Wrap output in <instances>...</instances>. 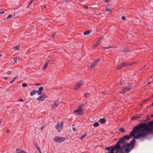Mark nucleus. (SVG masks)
Returning a JSON list of instances; mask_svg holds the SVG:
<instances>
[{"mask_svg": "<svg viewBox=\"0 0 153 153\" xmlns=\"http://www.w3.org/2000/svg\"><path fill=\"white\" fill-rule=\"evenodd\" d=\"M151 126L149 122L147 123H141L134 127L131 132L134 136L133 138L130 143H125L123 146V148H125V152H122L121 153H129L132 150L135 145V139H139L142 137H146L152 131V128L149 127Z\"/></svg>", "mask_w": 153, "mask_h": 153, "instance_id": "f257e3e1", "label": "nucleus"}, {"mask_svg": "<svg viewBox=\"0 0 153 153\" xmlns=\"http://www.w3.org/2000/svg\"><path fill=\"white\" fill-rule=\"evenodd\" d=\"M123 143L119 140L117 142V144L114 146H111V148L110 151L108 152V153H114V151L116 149V153H118L119 151H121L122 150L121 146L120 145V144H122Z\"/></svg>", "mask_w": 153, "mask_h": 153, "instance_id": "f03ea898", "label": "nucleus"}, {"mask_svg": "<svg viewBox=\"0 0 153 153\" xmlns=\"http://www.w3.org/2000/svg\"><path fill=\"white\" fill-rule=\"evenodd\" d=\"M132 132H130L129 135H126L124 136L122 138H120V140L123 143L125 140H128L130 139L131 137H134V136L132 134Z\"/></svg>", "mask_w": 153, "mask_h": 153, "instance_id": "7ed1b4c3", "label": "nucleus"}, {"mask_svg": "<svg viewBox=\"0 0 153 153\" xmlns=\"http://www.w3.org/2000/svg\"><path fill=\"white\" fill-rule=\"evenodd\" d=\"M64 126V122H62L61 123L58 122L55 126V128L58 132H60Z\"/></svg>", "mask_w": 153, "mask_h": 153, "instance_id": "20e7f679", "label": "nucleus"}, {"mask_svg": "<svg viewBox=\"0 0 153 153\" xmlns=\"http://www.w3.org/2000/svg\"><path fill=\"white\" fill-rule=\"evenodd\" d=\"M65 140V138L64 137H59V136L55 137L53 138V140L56 143H61Z\"/></svg>", "mask_w": 153, "mask_h": 153, "instance_id": "39448f33", "label": "nucleus"}, {"mask_svg": "<svg viewBox=\"0 0 153 153\" xmlns=\"http://www.w3.org/2000/svg\"><path fill=\"white\" fill-rule=\"evenodd\" d=\"M74 113H76L78 115H81L83 114L84 111L82 108L81 106L80 105L76 110H74Z\"/></svg>", "mask_w": 153, "mask_h": 153, "instance_id": "423d86ee", "label": "nucleus"}, {"mask_svg": "<svg viewBox=\"0 0 153 153\" xmlns=\"http://www.w3.org/2000/svg\"><path fill=\"white\" fill-rule=\"evenodd\" d=\"M134 64V63L133 62H132L131 64H130L129 63L123 62L120 65L116 68V69L117 70H119L121 68L123 67L130 65H131L133 64Z\"/></svg>", "mask_w": 153, "mask_h": 153, "instance_id": "0eeeda50", "label": "nucleus"}, {"mask_svg": "<svg viewBox=\"0 0 153 153\" xmlns=\"http://www.w3.org/2000/svg\"><path fill=\"white\" fill-rule=\"evenodd\" d=\"M100 58L97 59L93 62L90 65L89 68L91 70L93 69L94 67L100 61Z\"/></svg>", "mask_w": 153, "mask_h": 153, "instance_id": "6e6552de", "label": "nucleus"}, {"mask_svg": "<svg viewBox=\"0 0 153 153\" xmlns=\"http://www.w3.org/2000/svg\"><path fill=\"white\" fill-rule=\"evenodd\" d=\"M83 82L80 81L76 83L74 87V89L76 90H78L82 86Z\"/></svg>", "mask_w": 153, "mask_h": 153, "instance_id": "1a4fd4ad", "label": "nucleus"}, {"mask_svg": "<svg viewBox=\"0 0 153 153\" xmlns=\"http://www.w3.org/2000/svg\"><path fill=\"white\" fill-rule=\"evenodd\" d=\"M128 86L124 88H123L124 89L123 91L122 92H120V93L122 94L124 92H126V91H129L131 89V84L128 83Z\"/></svg>", "mask_w": 153, "mask_h": 153, "instance_id": "9d476101", "label": "nucleus"}, {"mask_svg": "<svg viewBox=\"0 0 153 153\" xmlns=\"http://www.w3.org/2000/svg\"><path fill=\"white\" fill-rule=\"evenodd\" d=\"M47 97L44 94L39 97L37 100H38L43 101Z\"/></svg>", "mask_w": 153, "mask_h": 153, "instance_id": "9b49d317", "label": "nucleus"}, {"mask_svg": "<svg viewBox=\"0 0 153 153\" xmlns=\"http://www.w3.org/2000/svg\"><path fill=\"white\" fill-rule=\"evenodd\" d=\"M59 104V102L58 100H55L53 103V104L52 106V108L55 109L57 107Z\"/></svg>", "mask_w": 153, "mask_h": 153, "instance_id": "f8f14e48", "label": "nucleus"}, {"mask_svg": "<svg viewBox=\"0 0 153 153\" xmlns=\"http://www.w3.org/2000/svg\"><path fill=\"white\" fill-rule=\"evenodd\" d=\"M103 38L102 37H101L100 39L94 45V48L97 46L101 42V40Z\"/></svg>", "mask_w": 153, "mask_h": 153, "instance_id": "ddd939ff", "label": "nucleus"}, {"mask_svg": "<svg viewBox=\"0 0 153 153\" xmlns=\"http://www.w3.org/2000/svg\"><path fill=\"white\" fill-rule=\"evenodd\" d=\"M43 90V87H40L39 89V90L37 91V93L38 95H40L41 94Z\"/></svg>", "mask_w": 153, "mask_h": 153, "instance_id": "4468645a", "label": "nucleus"}, {"mask_svg": "<svg viewBox=\"0 0 153 153\" xmlns=\"http://www.w3.org/2000/svg\"><path fill=\"white\" fill-rule=\"evenodd\" d=\"M16 151V153H27L25 151L22 149H17Z\"/></svg>", "mask_w": 153, "mask_h": 153, "instance_id": "2eb2a0df", "label": "nucleus"}, {"mask_svg": "<svg viewBox=\"0 0 153 153\" xmlns=\"http://www.w3.org/2000/svg\"><path fill=\"white\" fill-rule=\"evenodd\" d=\"M140 116V115H136L135 116H134L131 117V119L133 120H136L137 119L139 118Z\"/></svg>", "mask_w": 153, "mask_h": 153, "instance_id": "dca6fc26", "label": "nucleus"}, {"mask_svg": "<svg viewBox=\"0 0 153 153\" xmlns=\"http://www.w3.org/2000/svg\"><path fill=\"white\" fill-rule=\"evenodd\" d=\"M99 122H100L101 124H103L106 122L105 119L104 118L100 119L99 120Z\"/></svg>", "mask_w": 153, "mask_h": 153, "instance_id": "f3484780", "label": "nucleus"}, {"mask_svg": "<svg viewBox=\"0 0 153 153\" xmlns=\"http://www.w3.org/2000/svg\"><path fill=\"white\" fill-rule=\"evenodd\" d=\"M36 92V91L35 90H33L32 91H31L30 92V95L31 96L33 95L34 94H35Z\"/></svg>", "mask_w": 153, "mask_h": 153, "instance_id": "a211bd4d", "label": "nucleus"}, {"mask_svg": "<svg viewBox=\"0 0 153 153\" xmlns=\"http://www.w3.org/2000/svg\"><path fill=\"white\" fill-rule=\"evenodd\" d=\"M90 32H91V30H88L84 32L83 34L84 35H86L89 34Z\"/></svg>", "mask_w": 153, "mask_h": 153, "instance_id": "6ab92c4d", "label": "nucleus"}, {"mask_svg": "<svg viewBox=\"0 0 153 153\" xmlns=\"http://www.w3.org/2000/svg\"><path fill=\"white\" fill-rule=\"evenodd\" d=\"M105 10L107 12L110 13L111 11V10L107 6L105 8Z\"/></svg>", "mask_w": 153, "mask_h": 153, "instance_id": "aec40b11", "label": "nucleus"}, {"mask_svg": "<svg viewBox=\"0 0 153 153\" xmlns=\"http://www.w3.org/2000/svg\"><path fill=\"white\" fill-rule=\"evenodd\" d=\"M49 61H48V62L46 63L44 65L43 67V70H45L46 68L47 67V66L48 65Z\"/></svg>", "mask_w": 153, "mask_h": 153, "instance_id": "412c9836", "label": "nucleus"}, {"mask_svg": "<svg viewBox=\"0 0 153 153\" xmlns=\"http://www.w3.org/2000/svg\"><path fill=\"white\" fill-rule=\"evenodd\" d=\"M99 126V124L98 122H95L93 124V126L95 127H98Z\"/></svg>", "mask_w": 153, "mask_h": 153, "instance_id": "4be33fe9", "label": "nucleus"}, {"mask_svg": "<svg viewBox=\"0 0 153 153\" xmlns=\"http://www.w3.org/2000/svg\"><path fill=\"white\" fill-rule=\"evenodd\" d=\"M18 77V75H17L15 77L13 78V79L10 82L11 84Z\"/></svg>", "mask_w": 153, "mask_h": 153, "instance_id": "5701e85b", "label": "nucleus"}, {"mask_svg": "<svg viewBox=\"0 0 153 153\" xmlns=\"http://www.w3.org/2000/svg\"><path fill=\"white\" fill-rule=\"evenodd\" d=\"M35 145L36 148L38 150L39 152L41 151V150L40 149V148H39L38 146L36 143H35Z\"/></svg>", "mask_w": 153, "mask_h": 153, "instance_id": "b1692460", "label": "nucleus"}, {"mask_svg": "<svg viewBox=\"0 0 153 153\" xmlns=\"http://www.w3.org/2000/svg\"><path fill=\"white\" fill-rule=\"evenodd\" d=\"M14 49L16 50H19L20 49L19 46H16L13 47Z\"/></svg>", "mask_w": 153, "mask_h": 153, "instance_id": "393cba45", "label": "nucleus"}, {"mask_svg": "<svg viewBox=\"0 0 153 153\" xmlns=\"http://www.w3.org/2000/svg\"><path fill=\"white\" fill-rule=\"evenodd\" d=\"M120 131L121 132H124L125 131V129L123 128H120Z\"/></svg>", "mask_w": 153, "mask_h": 153, "instance_id": "a878e982", "label": "nucleus"}, {"mask_svg": "<svg viewBox=\"0 0 153 153\" xmlns=\"http://www.w3.org/2000/svg\"><path fill=\"white\" fill-rule=\"evenodd\" d=\"M86 136V134L85 133L84 135H82L81 137H79V138L81 139V140L83 138L85 137Z\"/></svg>", "mask_w": 153, "mask_h": 153, "instance_id": "bb28decb", "label": "nucleus"}, {"mask_svg": "<svg viewBox=\"0 0 153 153\" xmlns=\"http://www.w3.org/2000/svg\"><path fill=\"white\" fill-rule=\"evenodd\" d=\"M27 84L25 83H23L22 85V86L23 87H26L27 86Z\"/></svg>", "mask_w": 153, "mask_h": 153, "instance_id": "cd10ccee", "label": "nucleus"}, {"mask_svg": "<svg viewBox=\"0 0 153 153\" xmlns=\"http://www.w3.org/2000/svg\"><path fill=\"white\" fill-rule=\"evenodd\" d=\"M112 47L111 46H109L107 47H102V48L103 49H108L109 48H111Z\"/></svg>", "mask_w": 153, "mask_h": 153, "instance_id": "c85d7f7f", "label": "nucleus"}, {"mask_svg": "<svg viewBox=\"0 0 153 153\" xmlns=\"http://www.w3.org/2000/svg\"><path fill=\"white\" fill-rule=\"evenodd\" d=\"M13 16V15L11 14H10L8 15V16L7 17V19H9L10 18H11Z\"/></svg>", "mask_w": 153, "mask_h": 153, "instance_id": "c756f323", "label": "nucleus"}, {"mask_svg": "<svg viewBox=\"0 0 153 153\" xmlns=\"http://www.w3.org/2000/svg\"><path fill=\"white\" fill-rule=\"evenodd\" d=\"M111 148V146H110V147H106L105 148V149L106 150H108V151H109V150L110 151Z\"/></svg>", "mask_w": 153, "mask_h": 153, "instance_id": "7c9ffc66", "label": "nucleus"}, {"mask_svg": "<svg viewBox=\"0 0 153 153\" xmlns=\"http://www.w3.org/2000/svg\"><path fill=\"white\" fill-rule=\"evenodd\" d=\"M124 52H126L128 51L129 50L127 48H124Z\"/></svg>", "mask_w": 153, "mask_h": 153, "instance_id": "2f4dec72", "label": "nucleus"}, {"mask_svg": "<svg viewBox=\"0 0 153 153\" xmlns=\"http://www.w3.org/2000/svg\"><path fill=\"white\" fill-rule=\"evenodd\" d=\"M17 57H15L13 59V61L14 62H17Z\"/></svg>", "mask_w": 153, "mask_h": 153, "instance_id": "473e14b6", "label": "nucleus"}, {"mask_svg": "<svg viewBox=\"0 0 153 153\" xmlns=\"http://www.w3.org/2000/svg\"><path fill=\"white\" fill-rule=\"evenodd\" d=\"M55 34H56L55 33H52V34L51 35L52 37V38H53L54 37V36L55 35Z\"/></svg>", "mask_w": 153, "mask_h": 153, "instance_id": "72a5a7b5", "label": "nucleus"}, {"mask_svg": "<svg viewBox=\"0 0 153 153\" xmlns=\"http://www.w3.org/2000/svg\"><path fill=\"white\" fill-rule=\"evenodd\" d=\"M124 82V81L123 80H121L120 81V85H122L123 84Z\"/></svg>", "mask_w": 153, "mask_h": 153, "instance_id": "f704fd0d", "label": "nucleus"}, {"mask_svg": "<svg viewBox=\"0 0 153 153\" xmlns=\"http://www.w3.org/2000/svg\"><path fill=\"white\" fill-rule=\"evenodd\" d=\"M121 19L124 20H126V17L124 16H122L121 17Z\"/></svg>", "mask_w": 153, "mask_h": 153, "instance_id": "c9c22d12", "label": "nucleus"}, {"mask_svg": "<svg viewBox=\"0 0 153 153\" xmlns=\"http://www.w3.org/2000/svg\"><path fill=\"white\" fill-rule=\"evenodd\" d=\"M88 94H89L88 93H85L84 94V95L85 97H86Z\"/></svg>", "mask_w": 153, "mask_h": 153, "instance_id": "e433bc0d", "label": "nucleus"}, {"mask_svg": "<svg viewBox=\"0 0 153 153\" xmlns=\"http://www.w3.org/2000/svg\"><path fill=\"white\" fill-rule=\"evenodd\" d=\"M150 122L151 124V126H153V121H151Z\"/></svg>", "mask_w": 153, "mask_h": 153, "instance_id": "4c0bfd02", "label": "nucleus"}, {"mask_svg": "<svg viewBox=\"0 0 153 153\" xmlns=\"http://www.w3.org/2000/svg\"><path fill=\"white\" fill-rule=\"evenodd\" d=\"M19 101H20V102H23V99H19Z\"/></svg>", "mask_w": 153, "mask_h": 153, "instance_id": "58836bf2", "label": "nucleus"}, {"mask_svg": "<svg viewBox=\"0 0 153 153\" xmlns=\"http://www.w3.org/2000/svg\"><path fill=\"white\" fill-rule=\"evenodd\" d=\"M84 7L86 8V9L88 8V6L85 5H84Z\"/></svg>", "mask_w": 153, "mask_h": 153, "instance_id": "ea45409f", "label": "nucleus"}, {"mask_svg": "<svg viewBox=\"0 0 153 153\" xmlns=\"http://www.w3.org/2000/svg\"><path fill=\"white\" fill-rule=\"evenodd\" d=\"M7 73L9 75H10L11 74V73L10 71H8Z\"/></svg>", "mask_w": 153, "mask_h": 153, "instance_id": "a19ab883", "label": "nucleus"}, {"mask_svg": "<svg viewBox=\"0 0 153 153\" xmlns=\"http://www.w3.org/2000/svg\"><path fill=\"white\" fill-rule=\"evenodd\" d=\"M44 127V126H42V127L41 128V131H43V129Z\"/></svg>", "mask_w": 153, "mask_h": 153, "instance_id": "79ce46f5", "label": "nucleus"}, {"mask_svg": "<svg viewBox=\"0 0 153 153\" xmlns=\"http://www.w3.org/2000/svg\"><path fill=\"white\" fill-rule=\"evenodd\" d=\"M40 85H41L40 84V83H36V86Z\"/></svg>", "mask_w": 153, "mask_h": 153, "instance_id": "37998d69", "label": "nucleus"}, {"mask_svg": "<svg viewBox=\"0 0 153 153\" xmlns=\"http://www.w3.org/2000/svg\"><path fill=\"white\" fill-rule=\"evenodd\" d=\"M106 93V92L105 91H103L102 92V94H105Z\"/></svg>", "mask_w": 153, "mask_h": 153, "instance_id": "c03bdc74", "label": "nucleus"}, {"mask_svg": "<svg viewBox=\"0 0 153 153\" xmlns=\"http://www.w3.org/2000/svg\"><path fill=\"white\" fill-rule=\"evenodd\" d=\"M146 67V65H144L143 67H142L141 69V70H142L143 68H145Z\"/></svg>", "mask_w": 153, "mask_h": 153, "instance_id": "a18cd8bd", "label": "nucleus"}, {"mask_svg": "<svg viewBox=\"0 0 153 153\" xmlns=\"http://www.w3.org/2000/svg\"><path fill=\"white\" fill-rule=\"evenodd\" d=\"M4 13V11L0 12V13L1 14H3Z\"/></svg>", "mask_w": 153, "mask_h": 153, "instance_id": "49530a36", "label": "nucleus"}, {"mask_svg": "<svg viewBox=\"0 0 153 153\" xmlns=\"http://www.w3.org/2000/svg\"><path fill=\"white\" fill-rule=\"evenodd\" d=\"M72 128H73V129L74 131H76L75 128H74V127H73Z\"/></svg>", "mask_w": 153, "mask_h": 153, "instance_id": "de8ad7c7", "label": "nucleus"}, {"mask_svg": "<svg viewBox=\"0 0 153 153\" xmlns=\"http://www.w3.org/2000/svg\"><path fill=\"white\" fill-rule=\"evenodd\" d=\"M104 1L106 2H108V0H104Z\"/></svg>", "mask_w": 153, "mask_h": 153, "instance_id": "09e8293b", "label": "nucleus"}, {"mask_svg": "<svg viewBox=\"0 0 153 153\" xmlns=\"http://www.w3.org/2000/svg\"><path fill=\"white\" fill-rule=\"evenodd\" d=\"M7 78H8L7 77H4V79H7Z\"/></svg>", "mask_w": 153, "mask_h": 153, "instance_id": "8fccbe9b", "label": "nucleus"}, {"mask_svg": "<svg viewBox=\"0 0 153 153\" xmlns=\"http://www.w3.org/2000/svg\"><path fill=\"white\" fill-rule=\"evenodd\" d=\"M151 82H149L148 83V84H148V85H149V84H151Z\"/></svg>", "mask_w": 153, "mask_h": 153, "instance_id": "3c124183", "label": "nucleus"}, {"mask_svg": "<svg viewBox=\"0 0 153 153\" xmlns=\"http://www.w3.org/2000/svg\"><path fill=\"white\" fill-rule=\"evenodd\" d=\"M150 117H153V114H151L150 116Z\"/></svg>", "mask_w": 153, "mask_h": 153, "instance_id": "603ef678", "label": "nucleus"}, {"mask_svg": "<svg viewBox=\"0 0 153 153\" xmlns=\"http://www.w3.org/2000/svg\"><path fill=\"white\" fill-rule=\"evenodd\" d=\"M32 3V2H31V1H30L29 4L30 5V4H31Z\"/></svg>", "mask_w": 153, "mask_h": 153, "instance_id": "864d4df0", "label": "nucleus"}, {"mask_svg": "<svg viewBox=\"0 0 153 153\" xmlns=\"http://www.w3.org/2000/svg\"><path fill=\"white\" fill-rule=\"evenodd\" d=\"M32 3V2H31V1H30L29 4L30 5V4H31Z\"/></svg>", "mask_w": 153, "mask_h": 153, "instance_id": "5fc2aeb1", "label": "nucleus"}, {"mask_svg": "<svg viewBox=\"0 0 153 153\" xmlns=\"http://www.w3.org/2000/svg\"><path fill=\"white\" fill-rule=\"evenodd\" d=\"M30 5V4H28V6H27V7H29Z\"/></svg>", "mask_w": 153, "mask_h": 153, "instance_id": "6e6d98bb", "label": "nucleus"}, {"mask_svg": "<svg viewBox=\"0 0 153 153\" xmlns=\"http://www.w3.org/2000/svg\"><path fill=\"white\" fill-rule=\"evenodd\" d=\"M9 132V130L8 129L7 130V133H8Z\"/></svg>", "mask_w": 153, "mask_h": 153, "instance_id": "4d7b16f0", "label": "nucleus"}, {"mask_svg": "<svg viewBox=\"0 0 153 153\" xmlns=\"http://www.w3.org/2000/svg\"><path fill=\"white\" fill-rule=\"evenodd\" d=\"M33 0H31L30 1H31V2H33Z\"/></svg>", "mask_w": 153, "mask_h": 153, "instance_id": "13d9d810", "label": "nucleus"}, {"mask_svg": "<svg viewBox=\"0 0 153 153\" xmlns=\"http://www.w3.org/2000/svg\"><path fill=\"white\" fill-rule=\"evenodd\" d=\"M2 56L1 54H0V57L1 56Z\"/></svg>", "mask_w": 153, "mask_h": 153, "instance_id": "bf43d9fd", "label": "nucleus"}, {"mask_svg": "<svg viewBox=\"0 0 153 153\" xmlns=\"http://www.w3.org/2000/svg\"><path fill=\"white\" fill-rule=\"evenodd\" d=\"M65 1L66 2H67V0H65Z\"/></svg>", "mask_w": 153, "mask_h": 153, "instance_id": "052dcab7", "label": "nucleus"}, {"mask_svg": "<svg viewBox=\"0 0 153 153\" xmlns=\"http://www.w3.org/2000/svg\"><path fill=\"white\" fill-rule=\"evenodd\" d=\"M39 153H42L41 151H40V152H39Z\"/></svg>", "mask_w": 153, "mask_h": 153, "instance_id": "680f3d73", "label": "nucleus"}, {"mask_svg": "<svg viewBox=\"0 0 153 153\" xmlns=\"http://www.w3.org/2000/svg\"><path fill=\"white\" fill-rule=\"evenodd\" d=\"M46 7V6H44V7H45H45Z\"/></svg>", "mask_w": 153, "mask_h": 153, "instance_id": "e2e57ef3", "label": "nucleus"}, {"mask_svg": "<svg viewBox=\"0 0 153 153\" xmlns=\"http://www.w3.org/2000/svg\"><path fill=\"white\" fill-rule=\"evenodd\" d=\"M152 105L153 106V102L152 104Z\"/></svg>", "mask_w": 153, "mask_h": 153, "instance_id": "0e129e2a", "label": "nucleus"}, {"mask_svg": "<svg viewBox=\"0 0 153 153\" xmlns=\"http://www.w3.org/2000/svg\"><path fill=\"white\" fill-rule=\"evenodd\" d=\"M9 89H7V91H9Z\"/></svg>", "mask_w": 153, "mask_h": 153, "instance_id": "69168bd1", "label": "nucleus"}, {"mask_svg": "<svg viewBox=\"0 0 153 153\" xmlns=\"http://www.w3.org/2000/svg\"><path fill=\"white\" fill-rule=\"evenodd\" d=\"M81 0H79V1H81Z\"/></svg>", "mask_w": 153, "mask_h": 153, "instance_id": "338daca9", "label": "nucleus"}, {"mask_svg": "<svg viewBox=\"0 0 153 153\" xmlns=\"http://www.w3.org/2000/svg\"><path fill=\"white\" fill-rule=\"evenodd\" d=\"M115 153H116V152H115Z\"/></svg>", "mask_w": 153, "mask_h": 153, "instance_id": "774afa93", "label": "nucleus"}]
</instances>
